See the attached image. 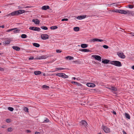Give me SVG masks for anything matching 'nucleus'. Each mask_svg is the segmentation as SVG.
<instances>
[{
  "instance_id": "a878e982",
  "label": "nucleus",
  "mask_w": 134,
  "mask_h": 134,
  "mask_svg": "<svg viewBox=\"0 0 134 134\" xmlns=\"http://www.w3.org/2000/svg\"><path fill=\"white\" fill-rule=\"evenodd\" d=\"M41 71H35L34 73L35 75H37L41 74Z\"/></svg>"
},
{
  "instance_id": "c85d7f7f",
  "label": "nucleus",
  "mask_w": 134,
  "mask_h": 134,
  "mask_svg": "<svg viewBox=\"0 0 134 134\" xmlns=\"http://www.w3.org/2000/svg\"><path fill=\"white\" fill-rule=\"evenodd\" d=\"M33 45L36 47H38L40 46V45L38 43H33Z\"/></svg>"
},
{
  "instance_id": "20e7f679",
  "label": "nucleus",
  "mask_w": 134,
  "mask_h": 134,
  "mask_svg": "<svg viewBox=\"0 0 134 134\" xmlns=\"http://www.w3.org/2000/svg\"><path fill=\"white\" fill-rule=\"evenodd\" d=\"M108 88L114 94H116V91H117V89L116 88L113 86H111L110 88Z\"/></svg>"
},
{
  "instance_id": "6e6d98bb",
  "label": "nucleus",
  "mask_w": 134,
  "mask_h": 134,
  "mask_svg": "<svg viewBox=\"0 0 134 134\" xmlns=\"http://www.w3.org/2000/svg\"><path fill=\"white\" fill-rule=\"evenodd\" d=\"M123 132L124 134H127L126 132L124 131H123Z\"/></svg>"
},
{
  "instance_id": "f8f14e48",
  "label": "nucleus",
  "mask_w": 134,
  "mask_h": 134,
  "mask_svg": "<svg viewBox=\"0 0 134 134\" xmlns=\"http://www.w3.org/2000/svg\"><path fill=\"white\" fill-rule=\"evenodd\" d=\"M86 15H82L76 17V19H79L81 20L83 19H84L86 17Z\"/></svg>"
},
{
  "instance_id": "bb28decb",
  "label": "nucleus",
  "mask_w": 134,
  "mask_h": 134,
  "mask_svg": "<svg viewBox=\"0 0 134 134\" xmlns=\"http://www.w3.org/2000/svg\"><path fill=\"white\" fill-rule=\"evenodd\" d=\"M15 30H14L13 31V32L14 33H16L18 32H19L20 31V30L19 29H17V28H15Z\"/></svg>"
},
{
  "instance_id": "9b49d317",
  "label": "nucleus",
  "mask_w": 134,
  "mask_h": 134,
  "mask_svg": "<svg viewBox=\"0 0 134 134\" xmlns=\"http://www.w3.org/2000/svg\"><path fill=\"white\" fill-rule=\"evenodd\" d=\"M18 12L17 11H16L14 12H13L9 14L8 15H12V16H15L16 15H18Z\"/></svg>"
},
{
  "instance_id": "37998d69",
  "label": "nucleus",
  "mask_w": 134,
  "mask_h": 134,
  "mask_svg": "<svg viewBox=\"0 0 134 134\" xmlns=\"http://www.w3.org/2000/svg\"><path fill=\"white\" fill-rule=\"evenodd\" d=\"M123 10H118V12L121 14H123Z\"/></svg>"
},
{
  "instance_id": "393cba45",
  "label": "nucleus",
  "mask_w": 134,
  "mask_h": 134,
  "mask_svg": "<svg viewBox=\"0 0 134 134\" xmlns=\"http://www.w3.org/2000/svg\"><path fill=\"white\" fill-rule=\"evenodd\" d=\"M125 117L127 118L128 119H130V116L127 113H125Z\"/></svg>"
},
{
  "instance_id": "3c124183",
  "label": "nucleus",
  "mask_w": 134,
  "mask_h": 134,
  "mask_svg": "<svg viewBox=\"0 0 134 134\" xmlns=\"http://www.w3.org/2000/svg\"><path fill=\"white\" fill-rule=\"evenodd\" d=\"M4 69L2 68H0V71H4Z\"/></svg>"
},
{
  "instance_id": "0eeeda50",
  "label": "nucleus",
  "mask_w": 134,
  "mask_h": 134,
  "mask_svg": "<svg viewBox=\"0 0 134 134\" xmlns=\"http://www.w3.org/2000/svg\"><path fill=\"white\" fill-rule=\"evenodd\" d=\"M117 54L119 57L121 58L124 59L125 57V55L122 52L120 53L118 52L117 53Z\"/></svg>"
},
{
  "instance_id": "69168bd1",
  "label": "nucleus",
  "mask_w": 134,
  "mask_h": 134,
  "mask_svg": "<svg viewBox=\"0 0 134 134\" xmlns=\"http://www.w3.org/2000/svg\"><path fill=\"white\" fill-rule=\"evenodd\" d=\"M19 9H21V8H20V7H19Z\"/></svg>"
},
{
  "instance_id": "774afa93",
  "label": "nucleus",
  "mask_w": 134,
  "mask_h": 134,
  "mask_svg": "<svg viewBox=\"0 0 134 134\" xmlns=\"http://www.w3.org/2000/svg\"><path fill=\"white\" fill-rule=\"evenodd\" d=\"M1 43L0 42V45H1Z\"/></svg>"
},
{
  "instance_id": "8fccbe9b",
  "label": "nucleus",
  "mask_w": 134,
  "mask_h": 134,
  "mask_svg": "<svg viewBox=\"0 0 134 134\" xmlns=\"http://www.w3.org/2000/svg\"><path fill=\"white\" fill-rule=\"evenodd\" d=\"M76 85L79 86H81V84H80L78 83V84H76Z\"/></svg>"
},
{
  "instance_id": "1a4fd4ad",
  "label": "nucleus",
  "mask_w": 134,
  "mask_h": 134,
  "mask_svg": "<svg viewBox=\"0 0 134 134\" xmlns=\"http://www.w3.org/2000/svg\"><path fill=\"white\" fill-rule=\"evenodd\" d=\"M41 37L42 39L45 40L48 38L49 36L47 34H43L41 35Z\"/></svg>"
},
{
  "instance_id": "13d9d810",
  "label": "nucleus",
  "mask_w": 134,
  "mask_h": 134,
  "mask_svg": "<svg viewBox=\"0 0 134 134\" xmlns=\"http://www.w3.org/2000/svg\"><path fill=\"white\" fill-rule=\"evenodd\" d=\"M118 10H116L115 11V12H118Z\"/></svg>"
},
{
  "instance_id": "e2e57ef3",
  "label": "nucleus",
  "mask_w": 134,
  "mask_h": 134,
  "mask_svg": "<svg viewBox=\"0 0 134 134\" xmlns=\"http://www.w3.org/2000/svg\"><path fill=\"white\" fill-rule=\"evenodd\" d=\"M2 128H4V126H2Z\"/></svg>"
},
{
  "instance_id": "c9c22d12",
  "label": "nucleus",
  "mask_w": 134,
  "mask_h": 134,
  "mask_svg": "<svg viewBox=\"0 0 134 134\" xmlns=\"http://www.w3.org/2000/svg\"><path fill=\"white\" fill-rule=\"evenodd\" d=\"M8 110H9L11 111H12L14 110V109L13 108L11 107H9L8 108Z\"/></svg>"
},
{
  "instance_id": "de8ad7c7",
  "label": "nucleus",
  "mask_w": 134,
  "mask_h": 134,
  "mask_svg": "<svg viewBox=\"0 0 134 134\" xmlns=\"http://www.w3.org/2000/svg\"><path fill=\"white\" fill-rule=\"evenodd\" d=\"M71 83L72 84H75L76 85V84H78V82H75V81H72L71 82Z\"/></svg>"
},
{
  "instance_id": "f3484780",
  "label": "nucleus",
  "mask_w": 134,
  "mask_h": 134,
  "mask_svg": "<svg viewBox=\"0 0 134 134\" xmlns=\"http://www.w3.org/2000/svg\"><path fill=\"white\" fill-rule=\"evenodd\" d=\"M79 51L84 52H89L90 51V50L89 49H79Z\"/></svg>"
},
{
  "instance_id": "5701e85b",
  "label": "nucleus",
  "mask_w": 134,
  "mask_h": 134,
  "mask_svg": "<svg viewBox=\"0 0 134 134\" xmlns=\"http://www.w3.org/2000/svg\"><path fill=\"white\" fill-rule=\"evenodd\" d=\"M127 14L131 15H134V12L132 11H130L127 10Z\"/></svg>"
},
{
  "instance_id": "338daca9",
  "label": "nucleus",
  "mask_w": 134,
  "mask_h": 134,
  "mask_svg": "<svg viewBox=\"0 0 134 134\" xmlns=\"http://www.w3.org/2000/svg\"><path fill=\"white\" fill-rule=\"evenodd\" d=\"M76 79L77 80H78V78H77Z\"/></svg>"
},
{
  "instance_id": "7ed1b4c3",
  "label": "nucleus",
  "mask_w": 134,
  "mask_h": 134,
  "mask_svg": "<svg viewBox=\"0 0 134 134\" xmlns=\"http://www.w3.org/2000/svg\"><path fill=\"white\" fill-rule=\"evenodd\" d=\"M102 129L104 131V132L106 133H109L110 132V130L107 126L104 125H102Z\"/></svg>"
},
{
  "instance_id": "f03ea898",
  "label": "nucleus",
  "mask_w": 134,
  "mask_h": 134,
  "mask_svg": "<svg viewBox=\"0 0 134 134\" xmlns=\"http://www.w3.org/2000/svg\"><path fill=\"white\" fill-rule=\"evenodd\" d=\"M56 75L59 77H62L63 78H67L68 77V76L65 75V74L62 73H57Z\"/></svg>"
},
{
  "instance_id": "5fc2aeb1",
  "label": "nucleus",
  "mask_w": 134,
  "mask_h": 134,
  "mask_svg": "<svg viewBox=\"0 0 134 134\" xmlns=\"http://www.w3.org/2000/svg\"><path fill=\"white\" fill-rule=\"evenodd\" d=\"M113 113L115 115H116V113L114 111L113 112Z\"/></svg>"
},
{
  "instance_id": "7c9ffc66",
  "label": "nucleus",
  "mask_w": 134,
  "mask_h": 134,
  "mask_svg": "<svg viewBox=\"0 0 134 134\" xmlns=\"http://www.w3.org/2000/svg\"><path fill=\"white\" fill-rule=\"evenodd\" d=\"M57 28L58 27L56 26H52L50 27V29L52 30H54L57 29Z\"/></svg>"
},
{
  "instance_id": "473e14b6",
  "label": "nucleus",
  "mask_w": 134,
  "mask_h": 134,
  "mask_svg": "<svg viewBox=\"0 0 134 134\" xmlns=\"http://www.w3.org/2000/svg\"><path fill=\"white\" fill-rule=\"evenodd\" d=\"M24 111L25 112H28V109L26 107H24L23 109Z\"/></svg>"
},
{
  "instance_id": "2f4dec72",
  "label": "nucleus",
  "mask_w": 134,
  "mask_h": 134,
  "mask_svg": "<svg viewBox=\"0 0 134 134\" xmlns=\"http://www.w3.org/2000/svg\"><path fill=\"white\" fill-rule=\"evenodd\" d=\"M27 36L25 34H22L21 35V37L24 38H27Z\"/></svg>"
},
{
  "instance_id": "ddd939ff",
  "label": "nucleus",
  "mask_w": 134,
  "mask_h": 134,
  "mask_svg": "<svg viewBox=\"0 0 134 134\" xmlns=\"http://www.w3.org/2000/svg\"><path fill=\"white\" fill-rule=\"evenodd\" d=\"M32 21L36 24H38L40 23V21L38 19H33Z\"/></svg>"
},
{
  "instance_id": "864d4df0",
  "label": "nucleus",
  "mask_w": 134,
  "mask_h": 134,
  "mask_svg": "<svg viewBox=\"0 0 134 134\" xmlns=\"http://www.w3.org/2000/svg\"><path fill=\"white\" fill-rule=\"evenodd\" d=\"M26 131L27 133H30V132H31V131L30 130H27Z\"/></svg>"
},
{
  "instance_id": "f704fd0d",
  "label": "nucleus",
  "mask_w": 134,
  "mask_h": 134,
  "mask_svg": "<svg viewBox=\"0 0 134 134\" xmlns=\"http://www.w3.org/2000/svg\"><path fill=\"white\" fill-rule=\"evenodd\" d=\"M128 7L130 9H132L133 8L134 6L133 5H128Z\"/></svg>"
},
{
  "instance_id": "a211bd4d",
  "label": "nucleus",
  "mask_w": 134,
  "mask_h": 134,
  "mask_svg": "<svg viewBox=\"0 0 134 134\" xmlns=\"http://www.w3.org/2000/svg\"><path fill=\"white\" fill-rule=\"evenodd\" d=\"M103 41V40L99 39L98 38H94L92 40V41L94 42H102Z\"/></svg>"
},
{
  "instance_id": "79ce46f5",
  "label": "nucleus",
  "mask_w": 134,
  "mask_h": 134,
  "mask_svg": "<svg viewBox=\"0 0 134 134\" xmlns=\"http://www.w3.org/2000/svg\"><path fill=\"white\" fill-rule=\"evenodd\" d=\"M127 14V10L126 11H125V10H123L122 14Z\"/></svg>"
},
{
  "instance_id": "0e129e2a",
  "label": "nucleus",
  "mask_w": 134,
  "mask_h": 134,
  "mask_svg": "<svg viewBox=\"0 0 134 134\" xmlns=\"http://www.w3.org/2000/svg\"><path fill=\"white\" fill-rule=\"evenodd\" d=\"M98 134H102L100 132H99Z\"/></svg>"
},
{
  "instance_id": "9d476101",
  "label": "nucleus",
  "mask_w": 134,
  "mask_h": 134,
  "mask_svg": "<svg viewBox=\"0 0 134 134\" xmlns=\"http://www.w3.org/2000/svg\"><path fill=\"white\" fill-rule=\"evenodd\" d=\"M80 125L82 126L86 127L87 126V123L85 121H82L80 122Z\"/></svg>"
},
{
  "instance_id": "58836bf2",
  "label": "nucleus",
  "mask_w": 134,
  "mask_h": 134,
  "mask_svg": "<svg viewBox=\"0 0 134 134\" xmlns=\"http://www.w3.org/2000/svg\"><path fill=\"white\" fill-rule=\"evenodd\" d=\"M8 132H11L13 130V129L11 127L8 128L7 129Z\"/></svg>"
},
{
  "instance_id": "052dcab7",
  "label": "nucleus",
  "mask_w": 134,
  "mask_h": 134,
  "mask_svg": "<svg viewBox=\"0 0 134 134\" xmlns=\"http://www.w3.org/2000/svg\"><path fill=\"white\" fill-rule=\"evenodd\" d=\"M132 68L134 70V65L132 66Z\"/></svg>"
},
{
  "instance_id": "bf43d9fd",
  "label": "nucleus",
  "mask_w": 134,
  "mask_h": 134,
  "mask_svg": "<svg viewBox=\"0 0 134 134\" xmlns=\"http://www.w3.org/2000/svg\"><path fill=\"white\" fill-rule=\"evenodd\" d=\"M74 80H75L76 79V78L75 77H73L72 78Z\"/></svg>"
},
{
  "instance_id": "09e8293b",
  "label": "nucleus",
  "mask_w": 134,
  "mask_h": 134,
  "mask_svg": "<svg viewBox=\"0 0 134 134\" xmlns=\"http://www.w3.org/2000/svg\"><path fill=\"white\" fill-rule=\"evenodd\" d=\"M34 59V58L32 56L30 58H29V59L30 60H33Z\"/></svg>"
},
{
  "instance_id": "e433bc0d",
  "label": "nucleus",
  "mask_w": 134,
  "mask_h": 134,
  "mask_svg": "<svg viewBox=\"0 0 134 134\" xmlns=\"http://www.w3.org/2000/svg\"><path fill=\"white\" fill-rule=\"evenodd\" d=\"M46 119L43 122H49V120L47 118H46Z\"/></svg>"
},
{
  "instance_id": "c756f323",
  "label": "nucleus",
  "mask_w": 134,
  "mask_h": 134,
  "mask_svg": "<svg viewBox=\"0 0 134 134\" xmlns=\"http://www.w3.org/2000/svg\"><path fill=\"white\" fill-rule=\"evenodd\" d=\"M56 71H59V70H63L64 69H65V68H56Z\"/></svg>"
},
{
  "instance_id": "a19ab883",
  "label": "nucleus",
  "mask_w": 134,
  "mask_h": 134,
  "mask_svg": "<svg viewBox=\"0 0 134 134\" xmlns=\"http://www.w3.org/2000/svg\"><path fill=\"white\" fill-rule=\"evenodd\" d=\"M103 47L105 49H108L109 48V47L106 45H104L103 46Z\"/></svg>"
},
{
  "instance_id": "49530a36",
  "label": "nucleus",
  "mask_w": 134,
  "mask_h": 134,
  "mask_svg": "<svg viewBox=\"0 0 134 134\" xmlns=\"http://www.w3.org/2000/svg\"><path fill=\"white\" fill-rule=\"evenodd\" d=\"M56 52L57 53H61L62 52V51H60V50L59 49H57L56 50Z\"/></svg>"
},
{
  "instance_id": "c03bdc74",
  "label": "nucleus",
  "mask_w": 134,
  "mask_h": 134,
  "mask_svg": "<svg viewBox=\"0 0 134 134\" xmlns=\"http://www.w3.org/2000/svg\"><path fill=\"white\" fill-rule=\"evenodd\" d=\"M61 20L62 21H67L68 20V19L67 18H64L62 19Z\"/></svg>"
},
{
  "instance_id": "4be33fe9",
  "label": "nucleus",
  "mask_w": 134,
  "mask_h": 134,
  "mask_svg": "<svg viewBox=\"0 0 134 134\" xmlns=\"http://www.w3.org/2000/svg\"><path fill=\"white\" fill-rule=\"evenodd\" d=\"M66 59L67 60H71L74 59V57L71 56H68L65 57Z\"/></svg>"
},
{
  "instance_id": "680f3d73",
  "label": "nucleus",
  "mask_w": 134,
  "mask_h": 134,
  "mask_svg": "<svg viewBox=\"0 0 134 134\" xmlns=\"http://www.w3.org/2000/svg\"><path fill=\"white\" fill-rule=\"evenodd\" d=\"M1 27L2 28H4V25H2L1 26Z\"/></svg>"
},
{
  "instance_id": "2eb2a0df",
  "label": "nucleus",
  "mask_w": 134,
  "mask_h": 134,
  "mask_svg": "<svg viewBox=\"0 0 134 134\" xmlns=\"http://www.w3.org/2000/svg\"><path fill=\"white\" fill-rule=\"evenodd\" d=\"M10 41H11L9 39H7L4 41L3 43L5 44H9L10 43Z\"/></svg>"
},
{
  "instance_id": "4468645a",
  "label": "nucleus",
  "mask_w": 134,
  "mask_h": 134,
  "mask_svg": "<svg viewBox=\"0 0 134 134\" xmlns=\"http://www.w3.org/2000/svg\"><path fill=\"white\" fill-rule=\"evenodd\" d=\"M87 86L90 87H94L95 86V85L93 83H88L86 84Z\"/></svg>"
},
{
  "instance_id": "6e6552de",
  "label": "nucleus",
  "mask_w": 134,
  "mask_h": 134,
  "mask_svg": "<svg viewBox=\"0 0 134 134\" xmlns=\"http://www.w3.org/2000/svg\"><path fill=\"white\" fill-rule=\"evenodd\" d=\"M92 57L94 58L96 60L101 61V57L97 55H93Z\"/></svg>"
},
{
  "instance_id": "dca6fc26",
  "label": "nucleus",
  "mask_w": 134,
  "mask_h": 134,
  "mask_svg": "<svg viewBox=\"0 0 134 134\" xmlns=\"http://www.w3.org/2000/svg\"><path fill=\"white\" fill-rule=\"evenodd\" d=\"M49 8V7L48 5H45L42 7L41 9L43 10H46Z\"/></svg>"
},
{
  "instance_id": "412c9836",
  "label": "nucleus",
  "mask_w": 134,
  "mask_h": 134,
  "mask_svg": "<svg viewBox=\"0 0 134 134\" xmlns=\"http://www.w3.org/2000/svg\"><path fill=\"white\" fill-rule=\"evenodd\" d=\"M81 47L83 48H85L88 47V46L87 44L83 43L81 44Z\"/></svg>"
},
{
  "instance_id": "72a5a7b5",
  "label": "nucleus",
  "mask_w": 134,
  "mask_h": 134,
  "mask_svg": "<svg viewBox=\"0 0 134 134\" xmlns=\"http://www.w3.org/2000/svg\"><path fill=\"white\" fill-rule=\"evenodd\" d=\"M41 28L44 30H47L48 29V28L46 26H42L41 27Z\"/></svg>"
},
{
  "instance_id": "4d7b16f0",
  "label": "nucleus",
  "mask_w": 134,
  "mask_h": 134,
  "mask_svg": "<svg viewBox=\"0 0 134 134\" xmlns=\"http://www.w3.org/2000/svg\"><path fill=\"white\" fill-rule=\"evenodd\" d=\"M131 34H132V35L134 36V33H131Z\"/></svg>"
},
{
  "instance_id": "6ab92c4d",
  "label": "nucleus",
  "mask_w": 134,
  "mask_h": 134,
  "mask_svg": "<svg viewBox=\"0 0 134 134\" xmlns=\"http://www.w3.org/2000/svg\"><path fill=\"white\" fill-rule=\"evenodd\" d=\"M18 15L23 13L25 12V11L24 10H17Z\"/></svg>"
},
{
  "instance_id": "423d86ee",
  "label": "nucleus",
  "mask_w": 134,
  "mask_h": 134,
  "mask_svg": "<svg viewBox=\"0 0 134 134\" xmlns=\"http://www.w3.org/2000/svg\"><path fill=\"white\" fill-rule=\"evenodd\" d=\"M49 56H47L46 55H42L36 58L37 59H45L49 57Z\"/></svg>"
},
{
  "instance_id": "a18cd8bd",
  "label": "nucleus",
  "mask_w": 134,
  "mask_h": 134,
  "mask_svg": "<svg viewBox=\"0 0 134 134\" xmlns=\"http://www.w3.org/2000/svg\"><path fill=\"white\" fill-rule=\"evenodd\" d=\"M10 119H7L6 120V121L7 122H10Z\"/></svg>"
},
{
  "instance_id": "cd10ccee",
  "label": "nucleus",
  "mask_w": 134,
  "mask_h": 134,
  "mask_svg": "<svg viewBox=\"0 0 134 134\" xmlns=\"http://www.w3.org/2000/svg\"><path fill=\"white\" fill-rule=\"evenodd\" d=\"M79 28L78 27H76L74 28V30L75 31H78L79 30Z\"/></svg>"
},
{
  "instance_id": "f257e3e1",
  "label": "nucleus",
  "mask_w": 134,
  "mask_h": 134,
  "mask_svg": "<svg viewBox=\"0 0 134 134\" xmlns=\"http://www.w3.org/2000/svg\"><path fill=\"white\" fill-rule=\"evenodd\" d=\"M110 64L117 66H122L121 63L118 61H111Z\"/></svg>"
},
{
  "instance_id": "4c0bfd02",
  "label": "nucleus",
  "mask_w": 134,
  "mask_h": 134,
  "mask_svg": "<svg viewBox=\"0 0 134 134\" xmlns=\"http://www.w3.org/2000/svg\"><path fill=\"white\" fill-rule=\"evenodd\" d=\"M42 88H49V87L46 85H43L42 86Z\"/></svg>"
},
{
  "instance_id": "aec40b11",
  "label": "nucleus",
  "mask_w": 134,
  "mask_h": 134,
  "mask_svg": "<svg viewBox=\"0 0 134 134\" xmlns=\"http://www.w3.org/2000/svg\"><path fill=\"white\" fill-rule=\"evenodd\" d=\"M12 48L13 49L18 51H19L20 49L19 47L17 46H13L12 47Z\"/></svg>"
},
{
  "instance_id": "39448f33",
  "label": "nucleus",
  "mask_w": 134,
  "mask_h": 134,
  "mask_svg": "<svg viewBox=\"0 0 134 134\" xmlns=\"http://www.w3.org/2000/svg\"><path fill=\"white\" fill-rule=\"evenodd\" d=\"M30 30H32L34 31H40L41 29L39 27H35L31 26L29 28Z\"/></svg>"
},
{
  "instance_id": "ea45409f",
  "label": "nucleus",
  "mask_w": 134,
  "mask_h": 134,
  "mask_svg": "<svg viewBox=\"0 0 134 134\" xmlns=\"http://www.w3.org/2000/svg\"><path fill=\"white\" fill-rule=\"evenodd\" d=\"M16 29V28H13V29H9L7 30V32H9L12 31H13L14 30Z\"/></svg>"
},
{
  "instance_id": "b1692460",
  "label": "nucleus",
  "mask_w": 134,
  "mask_h": 134,
  "mask_svg": "<svg viewBox=\"0 0 134 134\" xmlns=\"http://www.w3.org/2000/svg\"><path fill=\"white\" fill-rule=\"evenodd\" d=\"M109 60L108 59H105L102 61V63L104 64H107L108 63Z\"/></svg>"
},
{
  "instance_id": "603ef678",
  "label": "nucleus",
  "mask_w": 134,
  "mask_h": 134,
  "mask_svg": "<svg viewBox=\"0 0 134 134\" xmlns=\"http://www.w3.org/2000/svg\"><path fill=\"white\" fill-rule=\"evenodd\" d=\"M35 134H40V133L38 132H36L35 133Z\"/></svg>"
}]
</instances>
